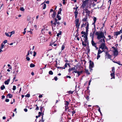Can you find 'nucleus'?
Masks as SVG:
<instances>
[{
  "label": "nucleus",
  "mask_w": 122,
  "mask_h": 122,
  "mask_svg": "<svg viewBox=\"0 0 122 122\" xmlns=\"http://www.w3.org/2000/svg\"><path fill=\"white\" fill-rule=\"evenodd\" d=\"M108 38H109V40H110V39H111L112 38V37L110 35L108 36Z\"/></svg>",
  "instance_id": "nucleus-60"
},
{
  "label": "nucleus",
  "mask_w": 122,
  "mask_h": 122,
  "mask_svg": "<svg viewBox=\"0 0 122 122\" xmlns=\"http://www.w3.org/2000/svg\"><path fill=\"white\" fill-rule=\"evenodd\" d=\"M120 33H122V27L121 29L119 31L114 32V36H117L118 35H119Z\"/></svg>",
  "instance_id": "nucleus-7"
},
{
  "label": "nucleus",
  "mask_w": 122,
  "mask_h": 122,
  "mask_svg": "<svg viewBox=\"0 0 122 122\" xmlns=\"http://www.w3.org/2000/svg\"><path fill=\"white\" fill-rule=\"evenodd\" d=\"M4 46V44H3V43H2L1 45V47H0V49H2L3 48V46Z\"/></svg>",
  "instance_id": "nucleus-35"
},
{
  "label": "nucleus",
  "mask_w": 122,
  "mask_h": 122,
  "mask_svg": "<svg viewBox=\"0 0 122 122\" xmlns=\"http://www.w3.org/2000/svg\"><path fill=\"white\" fill-rule=\"evenodd\" d=\"M40 18H41V19H43L44 18V16H43L42 15H41V16H40Z\"/></svg>",
  "instance_id": "nucleus-61"
},
{
  "label": "nucleus",
  "mask_w": 122,
  "mask_h": 122,
  "mask_svg": "<svg viewBox=\"0 0 122 122\" xmlns=\"http://www.w3.org/2000/svg\"><path fill=\"white\" fill-rule=\"evenodd\" d=\"M79 65V63H78L76 64V66H75L74 67H73L71 68H70L69 69V72H70V71H72V70H76L77 69V68H78V67Z\"/></svg>",
  "instance_id": "nucleus-5"
},
{
  "label": "nucleus",
  "mask_w": 122,
  "mask_h": 122,
  "mask_svg": "<svg viewBox=\"0 0 122 122\" xmlns=\"http://www.w3.org/2000/svg\"><path fill=\"white\" fill-rule=\"evenodd\" d=\"M36 107H36V110H39V107L37 106V105H36Z\"/></svg>",
  "instance_id": "nucleus-59"
},
{
  "label": "nucleus",
  "mask_w": 122,
  "mask_h": 122,
  "mask_svg": "<svg viewBox=\"0 0 122 122\" xmlns=\"http://www.w3.org/2000/svg\"><path fill=\"white\" fill-rule=\"evenodd\" d=\"M75 23H78V22H79V20H78V19H76V20H75Z\"/></svg>",
  "instance_id": "nucleus-39"
},
{
  "label": "nucleus",
  "mask_w": 122,
  "mask_h": 122,
  "mask_svg": "<svg viewBox=\"0 0 122 122\" xmlns=\"http://www.w3.org/2000/svg\"><path fill=\"white\" fill-rule=\"evenodd\" d=\"M57 45V44H54L53 45V46H52V47H53V46H56Z\"/></svg>",
  "instance_id": "nucleus-63"
},
{
  "label": "nucleus",
  "mask_w": 122,
  "mask_h": 122,
  "mask_svg": "<svg viewBox=\"0 0 122 122\" xmlns=\"http://www.w3.org/2000/svg\"><path fill=\"white\" fill-rule=\"evenodd\" d=\"M5 35H6V36L8 37H9V34L8 33L6 32H5Z\"/></svg>",
  "instance_id": "nucleus-53"
},
{
  "label": "nucleus",
  "mask_w": 122,
  "mask_h": 122,
  "mask_svg": "<svg viewBox=\"0 0 122 122\" xmlns=\"http://www.w3.org/2000/svg\"><path fill=\"white\" fill-rule=\"evenodd\" d=\"M43 107L41 106L40 107V111H41V112H42V109H43Z\"/></svg>",
  "instance_id": "nucleus-41"
},
{
  "label": "nucleus",
  "mask_w": 122,
  "mask_h": 122,
  "mask_svg": "<svg viewBox=\"0 0 122 122\" xmlns=\"http://www.w3.org/2000/svg\"><path fill=\"white\" fill-rule=\"evenodd\" d=\"M7 96H9L10 98H11L12 97V95L9 93L7 95Z\"/></svg>",
  "instance_id": "nucleus-31"
},
{
  "label": "nucleus",
  "mask_w": 122,
  "mask_h": 122,
  "mask_svg": "<svg viewBox=\"0 0 122 122\" xmlns=\"http://www.w3.org/2000/svg\"><path fill=\"white\" fill-rule=\"evenodd\" d=\"M38 113L39 114V115H38V116L40 117V115H41V114H42V112H39Z\"/></svg>",
  "instance_id": "nucleus-56"
},
{
  "label": "nucleus",
  "mask_w": 122,
  "mask_h": 122,
  "mask_svg": "<svg viewBox=\"0 0 122 122\" xmlns=\"http://www.w3.org/2000/svg\"><path fill=\"white\" fill-rule=\"evenodd\" d=\"M85 72L88 75L90 74V72H89L87 70L85 69Z\"/></svg>",
  "instance_id": "nucleus-27"
},
{
  "label": "nucleus",
  "mask_w": 122,
  "mask_h": 122,
  "mask_svg": "<svg viewBox=\"0 0 122 122\" xmlns=\"http://www.w3.org/2000/svg\"><path fill=\"white\" fill-rule=\"evenodd\" d=\"M104 51L103 50H102V51H101L100 49H98V53H97V54H100L101 53H102V52H103Z\"/></svg>",
  "instance_id": "nucleus-20"
},
{
  "label": "nucleus",
  "mask_w": 122,
  "mask_h": 122,
  "mask_svg": "<svg viewBox=\"0 0 122 122\" xmlns=\"http://www.w3.org/2000/svg\"><path fill=\"white\" fill-rule=\"evenodd\" d=\"M46 7V4H44V5H43V7H42V8H43V9H45Z\"/></svg>",
  "instance_id": "nucleus-37"
},
{
  "label": "nucleus",
  "mask_w": 122,
  "mask_h": 122,
  "mask_svg": "<svg viewBox=\"0 0 122 122\" xmlns=\"http://www.w3.org/2000/svg\"><path fill=\"white\" fill-rule=\"evenodd\" d=\"M120 63V61H117V62H115V63H116L119 65H120L121 64Z\"/></svg>",
  "instance_id": "nucleus-43"
},
{
  "label": "nucleus",
  "mask_w": 122,
  "mask_h": 122,
  "mask_svg": "<svg viewBox=\"0 0 122 122\" xmlns=\"http://www.w3.org/2000/svg\"><path fill=\"white\" fill-rule=\"evenodd\" d=\"M86 19H85L84 21L85 22V24H84V26H86V32H84V35H85V43H86L88 45L87 47H86V49L85 50V52H86L85 53L87 54L90 52V49H89V47L88 45V42L87 41V37L85 36L87 35V32H88V29L89 23H88L86 20Z\"/></svg>",
  "instance_id": "nucleus-1"
},
{
  "label": "nucleus",
  "mask_w": 122,
  "mask_h": 122,
  "mask_svg": "<svg viewBox=\"0 0 122 122\" xmlns=\"http://www.w3.org/2000/svg\"><path fill=\"white\" fill-rule=\"evenodd\" d=\"M16 89V86H13V90L15 91Z\"/></svg>",
  "instance_id": "nucleus-51"
},
{
  "label": "nucleus",
  "mask_w": 122,
  "mask_h": 122,
  "mask_svg": "<svg viewBox=\"0 0 122 122\" xmlns=\"http://www.w3.org/2000/svg\"><path fill=\"white\" fill-rule=\"evenodd\" d=\"M75 24H76V27L77 28L79 26V24L78 23Z\"/></svg>",
  "instance_id": "nucleus-52"
},
{
  "label": "nucleus",
  "mask_w": 122,
  "mask_h": 122,
  "mask_svg": "<svg viewBox=\"0 0 122 122\" xmlns=\"http://www.w3.org/2000/svg\"><path fill=\"white\" fill-rule=\"evenodd\" d=\"M57 20H61V18L60 17V16L59 15H57Z\"/></svg>",
  "instance_id": "nucleus-23"
},
{
  "label": "nucleus",
  "mask_w": 122,
  "mask_h": 122,
  "mask_svg": "<svg viewBox=\"0 0 122 122\" xmlns=\"http://www.w3.org/2000/svg\"><path fill=\"white\" fill-rule=\"evenodd\" d=\"M25 97H30V94H27L26 96H25Z\"/></svg>",
  "instance_id": "nucleus-47"
},
{
  "label": "nucleus",
  "mask_w": 122,
  "mask_h": 122,
  "mask_svg": "<svg viewBox=\"0 0 122 122\" xmlns=\"http://www.w3.org/2000/svg\"><path fill=\"white\" fill-rule=\"evenodd\" d=\"M20 10L22 11H24V9L23 7L20 8Z\"/></svg>",
  "instance_id": "nucleus-49"
},
{
  "label": "nucleus",
  "mask_w": 122,
  "mask_h": 122,
  "mask_svg": "<svg viewBox=\"0 0 122 122\" xmlns=\"http://www.w3.org/2000/svg\"><path fill=\"white\" fill-rule=\"evenodd\" d=\"M58 20L56 18H54V23H56L57 24V26L58 27L60 25V23L58 21Z\"/></svg>",
  "instance_id": "nucleus-9"
},
{
  "label": "nucleus",
  "mask_w": 122,
  "mask_h": 122,
  "mask_svg": "<svg viewBox=\"0 0 122 122\" xmlns=\"http://www.w3.org/2000/svg\"><path fill=\"white\" fill-rule=\"evenodd\" d=\"M91 43H92V46H96V43L94 42V41H93V39H92V41H91Z\"/></svg>",
  "instance_id": "nucleus-16"
},
{
  "label": "nucleus",
  "mask_w": 122,
  "mask_h": 122,
  "mask_svg": "<svg viewBox=\"0 0 122 122\" xmlns=\"http://www.w3.org/2000/svg\"><path fill=\"white\" fill-rule=\"evenodd\" d=\"M105 56H107V58L108 59H110L111 60V58L112 57V56L109 54V51H107L105 52Z\"/></svg>",
  "instance_id": "nucleus-6"
},
{
  "label": "nucleus",
  "mask_w": 122,
  "mask_h": 122,
  "mask_svg": "<svg viewBox=\"0 0 122 122\" xmlns=\"http://www.w3.org/2000/svg\"><path fill=\"white\" fill-rule=\"evenodd\" d=\"M61 31L59 32V33L57 34V36L58 37L60 35H61Z\"/></svg>",
  "instance_id": "nucleus-38"
},
{
  "label": "nucleus",
  "mask_w": 122,
  "mask_h": 122,
  "mask_svg": "<svg viewBox=\"0 0 122 122\" xmlns=\"http://www.w3.org/2000/svg\"><path fill=\"white\" fill-rule=\"evenodd\" d=\"M94 66V63L91 61H90L89 68L90 69L92 68Z\"/></svg>",
  "instance_id": "nucleus-8"
},
{
  "label": "nucleus",
  "mask_w": 122,
  "mask_h": 122,
  "mask_svg": "<svg viewBox=\"0 0 122 122\" xmlns=\"http://www.w3.org/2000/svg\"><path fill=\"white\" fill-rule=\"evenodd\" d=\"M122 39V35L121 36H120V41H121V40Z\"/></svg>",
  "instance_id": "nucleus-62"
},
{
  "label": "nucleus",
  "mask_w": 122,
  "mask_h": 122,
  "mask_svg": "<svg viewBox=\"0 0 122 122\" xmlns=\"http://www.w3.org/2000/svg\"><path fill=\"white\" fill-rule=\"evenodd\" d=\"M68 65L69 66H70V65L68 63H66L65 64V66H64V67L63 68V69H65V68L67 67V65Z\"/></svg>",
  "instance_id": "nucleus-21"
},
{
  "label": "nucleus",
  "mask_w": 122,
  "mask_h": 122,
  "mask_svg": "<svg viewBox=\"0 0 122 122\" xmlns=\"http://www.w3.org/2000/svg\"><path fill=\"white\" fill-rule=\"evenodd\" d=\"M73 92H74L73 91H68V93H69V94H72L73 93Z\"/></svg>",
  "instance_id": "nucleus-40"
},
{
  "label": "nucleus",
  "mask_w": 122,
  "mask_h": 122,
  "mask_svg": "<svg viewBox=\"0 0 122 122\" xmlns=\"http://www.w3.org/2000/svg\"><path fill=\"white\" fill-rule=\"evenodd\" d=\"M35 66V65L33 63H31L30 64V67L31 68Z\"/></svg>",
  "instance_id": "nucleus-29"
},
{
  "label": "nucleus",
  "mask_w": 122,
  "mask_h": 122,
  "mask_svg": "<svg viewBox=\"0 0 122 122\" xmlns=\"http://www.w3.org/2000/svg\"><path fill=\"white\" fill-rule=\"evenodd\" d=\"M65 46L64 45H62V46H61V51L63 50L64 49V48H65Z\"/></svg>",
  "instance_id": "nucleus-34"
},
{
  "label": "nucleus",
  "mask_w": 122,
  "mask_h": 122,
  "mask_svg": "<svg viewBox=\"0 0 122 122\" xmlns=\"http://www.w3.org/2000/svg\"><path fill=\"white\" fill-rule=\"evenodd\" d=\"M36 52H33V56H36Z\"/></svg>",
  "instance_id": "nucleus-54"
},
{
  "label": "nucleus",
  "mask_w": 122,
  "mask_h": 122,
  "mask_svg": "<svg viewBox=\"0 0 122 122\" xmlns=\"http://www.w3.org/2000/svg\"><path fill=\"white\" fill-rule=\"evenodd\" d=\"M10 81V79H8L6 81H5L4 82V84L6 85H8L9 83V81Z\"/></svg>",
  "instance_id": "nucleus-14"
},
{
  "label": "nucleus",
  "mask_w": 122,
  "mask_h": 122,
  "mask_svg": "<svg viewBox=\"0 0 122 122\" xmlns=\"http://www.w3.org/2000/svg\"><path fill=\"white\" fill-rule=\"evenodd\" d=\"M18 67H17V68L15 69H14V73L16 72L17 73H18Z\"/></svg>",
  "instance_id": "nucleus-19"
},
{
  "label": "nucleus",
  "mask_w": 122,
  "mask_h": 122,
  "mask_svg": "<svg viewBox=\"0 0 122 122\" xmlns=\"http://www.w3.org/2000/svg\"><path fill=\"white\" fill-rule=\"evenodd\" d=\"M51 24V26H52V27H55L56 26V23H53Z\"/></svg>",
  "instance_id": "nucleus-26"
},
{
  "label": "nucleus",
  "mask_w": 122,
  "mask_h": 122,
  "mask_svg": "<svg viewBox=\"0 0 122 122\" xmlns=\"http://www.w3.org/2000/svg\"><path fill=\"white\" fill-rule=\"evenodd\" d=\"M10 33V37H11V36L12 34H14V31H12Z\"/></svg>",
  "instance_id": "nucleus-42"
},
{
  "label": "nucleus",
  "mask_w": 122,
  "mask_h": 122,
  "mask_svg": "<svg viewBox=\"0 0 122 122\" xmlns=\"http://www.w3.org/2000/svg\"><path fill=\"white\" fill-rule=\"evenodd\" d=\"M56 15V13L55 12H53V14H52V17L54 18V19L55 18V17Z\"/></svg>",
  "instance_id": "nucleus-24"
},
{
  "label": "nucleus",
  "mask_w": 122,
  "mask_h": 122,
  "mask_svg": "<svg viewBox=\"0 0 122 122\" xmlns=\"http://www.w3.org/2000/svg\"><path fill=\"white\" fill-rule=\"evenodd\" d=\"M81 40H82V39H84V35H82V36H81ZM82 46H84V42L82 41Z\"/></svg>",
  "instance_id": "nucleus-30"
},
{
  "label": "nucleus",
  "mask_w": 122,
  "mask_h": 122,
  "mask_svg": "<svg viewBox=\"0 0 122 122\" xmlns=\"http://www.w3.org/2000/svg\"><path fill=\"white\" fill-rule=\"evenodd\" d=\"M89 88V86L86 87V88L87 89L85 92V94L86 95V96L85 97L86 98V99L88 101V100L89 99V96L90 95V91L88 90Z\"/></svg>",
  "instance_id": "nucleus-3"
},
{
  "label": "nucleus",
  "mask_w": 122,
  "mask_h": 122,
  "mask_svg": "<svg viewBox=\"0 0 122 122\" xmlns=\"http://www.w3.org/2000/svg\"><path fill=\"white\" fill-rule=\"evenodd\" d=\"M75 113H76V112L75 111H71V113L72 114V116Z\"/></svg>",
  "instance_id": "nucleus-48"
},
{
  "label": "nucleus",
  "mask_w": 122,
  "mask_h": 122,
  "mask_svg": "<svg viewBox=\"0 0 122 122\" xmlns=\"http://www.w3.org/2000/svg\"><path fill=\"white\" fill-rule=\"evenodd\" d=\"M62 9L61 8H60L59 9V10L58 11V12H57V15H59L60 14H61V12L62 11Z\"/></svg>",
  "instance_id": "nucleus-22"
},
{
  "label": "nucleus",
  "mask_w": 122,
  "mask_h": 122,
  "mask_svg": "<svg viewBox=\"0 0 122 122\" xmlns=\"http://www.w3.org/2000/svg\"><path fill=\"white\" fill-rule=\"evenodd\" d=\"M7 42V40H4V41L3 42V43H4V44H5Z\"/></svg>",
  "instance_id": "nucleus-57"
},
{
  "label": "nucleus",
  "mask_w": 122,
  "mask_h": 122,
  "mask_svg": "<svg viewBox=\"0 0 122 122\" xmlns=\"http://www.w3.org/2000/svg\"><path fill=\"white\" fill-rule=\"evenodd\" d=\"M5 98V96L4 95L2 96V99H3Z\"/></svg>",
  "instance_id": "nucleus-64"
},
{
  "label": "nucleus",
  "mask_w": 122,
  "mask_h": 122,
  "mask_svg": "<svg viewBox=\"0 0 122 122\" xmlns=\"http://www.w3.org/2000/svg\"><path fill=\"white\" fill-rule=\"evenodd\" d=\"M89 0H85L84 1V6L86 5V4L87 3V1H88Z\"/></svg>",
  "instance_id": "nucleus-33"
},
{
  "label": "nucleus",
  "mask_w": 122,
  "mask_h": 122,
  "mask_svg": "<svg viewBox=\"0 0 122 122\" xmlns=\"http://www.w3.org/2000/svg\"><path fill=\"white\" fill-rule=\"evenodd\" d=\"M5 102H9V99H5Z\"/></svg>",
  "instance_id": "nucleus-55"
},
{
  "label": "nucleus",
  "mask_w": 122,
  "mask_h": 122,
  "mask_svg": "<svg viewBox=\"0 0 122 122\" xmlns=\"http://www.w3.org/2000/svg\"><path fill=\"white\" fill-rule=\"evenodd\" d=\"M112 73H115V68L114 67L112 68Z\"/></svg>",
  "instance_id": "nucleus-25"
},
{
  "label": "nucleus",
  "mask_w": 122,
  "mask_h": 122,
  "mask_svg": "<svg viewBox=\"0 0 122 122\" xmlns=\"http://www.w3.org/2000/svg\"><path fill=\"white\" fill-rule=\"evenodd\" d=\"M78 14V11H77V10H75V19H76L77 18V15Z\"/></svg>",
  "instance_id": "nucleus-12"
},
{
  "label": "nucleus",
  "mask_w": 122,
  "mask_h": 122,
  "mask_svg": "<svg viewBox=\"0 0 122 122\" xmlns=\"http://www.w3.org/2000/svg\"><path fill=\"white\" fill-rule=\"evenodd\" d=\"M30 16H28L27 17V20L29 21L30 20Z\"/></svg>",
  "instance_id": "nucleus-45"
},
{
  "label": "nucleus",
  "mask_w": 122,
  "mask_h": 122,
  "mask_svg": "<svg viewBox=\"0 0 122 122\" xmlns=\"http://www.w3.org/2000/svg\"><path fill=\"white\" fill-rule=\"evenodd\" d=\"M95 35L97 36V39L99 41V42L100 43H105V39H106V37L103 32L102 31L100 32L97 31L95 33Z\"/></svg>",
  "instance_id": "nucleus-2"
},
{
  "label": "nucleus",
  "mask_w": 122,
  "mask_h": 122,
  "mask_svg": "<svg viewBox=\"0 0 122 122\" xmlns=\"http://www.w3.org/2000/svg\"><path fill=\"white\" fill-rule=\"evenodd\" d=\"M82 2V5H81V7L82 8V9H83V10H84V0H81Z\"/></svg>",
  "instance_id": "nucleus-18"
},
{
  "label": "nucleus",
  "mask_w": 122,
  "mask_h": 122,
  "mask_svg": "<svg viewBox=\"0 0 122 122\" xmlns=\"http://www.w3.org/2000/svg\"><path fill=\"white\" fill-rule=\"evenodd\" d=\"M5 87L4 86V85H3L2 86H1L0 87V89L1 90H3L5 89Z\"/></svg>",
  "instance_id": "nucleus-28"
},
{
  "label": "nucleus",
  "mask_w": 122,
  "mask_h": 122,
  "mask_svg": "<svg viewBox=\"0 0 122 122\" xmlns=\"http://www.w3.org/2000/svg\"><path fill=\"white\" fill-rule=\"evenodd\" d=\"M96 18L95 17H94L93 21L94 22H96Z\"/></svg>",
  "instance_id": "nucleus-46"
},
{
  "label": "nucleus",
  "mask_w": 122,
  "mask_h": 122,
  "mask_svg": "<svg viewBox=\"0 0 122 122\" xmlns=\"http://www.w3.org/2000/svg\"><path fill=\"white\" fill-rule=\"evenodd\" d=\"M54 80L55 81H56L57 80V77L56 76H55L54 77Z\"/></svg>",
  "instance_id": "nucleus-58"
},
{
  "label": "nucleus",
  "mask_w": 122,
  "mask_h": 122,
  "mask_svg": "<svg viewBox=\"0 0 122 122\" xmlns=\"http://www.w3.org/2000/svg\"><path fill=\"white\" fill-rule=\"evenodd\" d=\"M49 74L50 75H53V72H52V71H49Z\"/></svg>",
  "instance_id": "nucleus-36"
},
{
  "label": "nucleus",
  "mask_w": 122,
  "mask_h": 122,
  "mask_svg": "<svg viewBox=\"0 0 122 122\" xmlns=\"http://www.w3.org/2000/svg\"><path fill=\"white\" fill-rule=\"evenodd\" d=\"M26 59L28 61H29L30 60V58L26 56Z\"/></svg>",
  "instance_id": "nucleus-50"
},
{
  "label": "nucleus",
  "mask_w": 122,
  "mask_h": 122,
  "mask_svg": "<svg viewBox=\"0 0 122 122\" xmlns=\"http://www.w3.org/2000/svg\"><path fill=\"white\" fill-rule=\"evenodd\" d=\"M69 104V103L67 101H65V109H66V108L68 107V106Z\"/></svg>",
  "instance_id": "nucleus-13"
},
{
  "label": "nucleus",
  "mask_w": 122,
  "mask_h": 122,
  "mask_svg": "<svg viewBox=\"0 0 122 122\" xmlns=\"http://www.w3.org/2000/svg\"><path fill=\"white\" fill-rule=\"evenodd\" d=\"M110 76H111V77H112V78H111V79H112V78L114 79H115V74H114V73H111V74H110Z\"/></svg>",
  "instance_id": "nucleus-17"
},
{
  "label": "nucleus",
  "mask_w": 122,
  "mask_h": 122,
  "mask_svg": "<svg viewBox=\"0 0 122 122\" xmlns=\"http://www.w3.org/2000/svg\"><path fill=\"white\" fill-rule=\"evenodd\" d=\"M96 30H94V31H93V32H92L93 33H92V32H91V33H90V36H91V37H93L94 36L93 35H94V34L95 32H96Z\"/></svg>",
  "instance_id": "nucleus-15"
},
{
  "label": "nucleus",
  "mask_w": 122,
  "mask_h": 122,
  "mask_svg": "<svg viewBox=\"0 0 122 122\" xmlns=\"http://www.w3.org/2000/svg\"><path fill=\"white\" fill-rule=\"evenodd\" d=\"M74 72L76 73H77L78 75V76H79L80 75V74H81V73H82V71H77L76 70H75V71H74Z\"/></svg>",
  "instance_id": "nucleus-11"
},
{
  "label": "nucleus",
  "mask_w": 122,
  "mask_h": 122,
  "mask_svg": "<svg viewBox=\"0 0 122 122\" xmlns=\"http://www.w3.org/2000/svg\"><path fill=\"white\" fill-rule=\"evenodd\" d=\"M119 52L118 51H113V56L116 57L118 55Z\"/></svg>",
  "instance_id": "nucleus-10"
},
{
  "label": "nucleus",
  "mask_w": 122,
  "mask_h": 122,
  "mask_svg": "<svg viewBox=\"0 0 122 122\" xmlns=\"http://www.w3.org/2000/svg\"><path fill=\"white\" fill-rule=\"evenodd\" d=\"M99 49H101L102 50L104 49H106L108 50V48L107 46L105 45V43H101V44L100 45Z\"/></svg>",
  "instance_id": "nucleus-4"
},
{
  "label": "nucleus",
  "mask_w": 122,
  "mask_h": 122,
  "mask_svg": "<svg viewBox=\"0 0 122 122\" xmlns=\"http://www.w3.org/2000/svg\"><path fill=\"white\" fill-rule=\"evenodd\" d=\"M100 57V55H99V54H97V59H98Z\"/></svg>",
  "instance_id": "nucleus-44"
},
{
  "label": "nucleus",
  "mask_w": 122,
  "mask_h": 122,
  "mask_svg": "<svg viewBox=\"0 0 122 122\" xmlns=\"http://www.w3.org/2000/svg\"><path fill=\"white\" fill-rule=\"evenodd\" d=\"M85 13H87V14H89L90 13V11L86 9L85 10Z\"/></svg>",
  "instance_id": "nucleus-32"
}]
</instances>
